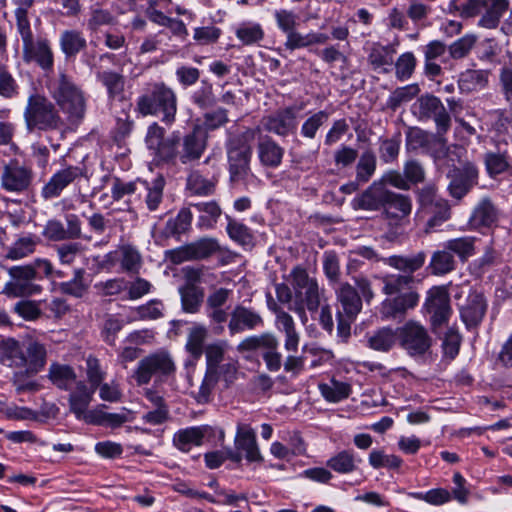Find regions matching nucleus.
<instances>
[{
	"mask_svg": "<svg viewBox=\"0 0 512 512\" xmlns=\"http://www.w3.org/2000/svg\"><path fill=\"white\" fill-rule=\"evenodd\" d=\"M136 111L142 116L159 117L164 124L170 126L177 113L176 93L164 82L151 83L137 98Z\"/></svg>",
	"mask_w": 512,
	"mask_h": 512,
	"instance_id": "1",
	"label": "nucleus"
},
{
	"mask_svg": "<svg viewBox=\"0 0 512 512\" xmlns=\"http://www.w3.org/2000/svg\"><path fill=\"white\" fill-rule=\"evenodd\" d=\"M52 98L61 111L67 116V121L78 124L85 114V100L80 88L64 72L52 77L48 83Z\"/></svg>",
	"mask_w": 512,
	"mask_h": 512,
	"instance_id": "2",
	"label": "nucleus"
},
{
	"mask_svg": "<svg viewBox=\"0 0 512 512\" xmlns=\"http://www.w3.org/2000/svg\"><path fill=\"white\" fill-rule=\"evenodd\" d=\"M23 116L29 131L34 129L43 131L61 130L64 127V121L55 105L44 95L37 92L28 97Z\"/></svg>",
	"mask_w": 512,
	"mask_h": 512,
	"instance_id": "3",
	"label": "nucleus"
},
{
	"mask_svg": "<svg viewBox=\"0 0 512 512\" xmlns=\"http://www.w3.org/2000/svg\"><path fill=\"white\" fill-rule=\"evenodd\" d=\"M175 371L176 365L171 354L165 350H159L138 362L133 378L138 386H142L148 384L153 376L162 379L173 375Z\"/></svg>",
	"mask_w": 512,
	"mask_h": 512,
	"instance_id": "4",
	"label": "nucleus"
},
{
	"mask_svg": "<svg viewBox=\"0 0 512 512\" xmlns=\"http://www.w3.org/2000/svg\"><path fill=\"white\" fill-rule=\"evenodd\" d=\"M88 371L87 380H79L73 387L69 395L71 411L78 419H83L87 423H96V414L88 410V406L93 400V394L96 389V372L92 366L91 360L87 361Z\"/></svg>",
	"mask_w": 512,
	"mask_h": 512,
	"instance_id": "5",
	"label": "nucleus"
},
{
	"mask_svg": "<svg viewBox=\"0 0 512 512\" xmlns=\"http://www.w3.org/2000/svg\"><path fill=\"white\" fill-rule=\"evenodd\" d=\"M10 277L1 291L9 298L30 297L40 294L42 287L35 283L38 273L35 267L27 265L12 266L8 270Z\"/></svg>",
	"mask_w": 512,
	"mask_h": 512,
	"instance_id": "6",
	"label": "nucleus"
},
{
	"mask_svg": "<svg viewBox=\"0 0 512 512\" xmlns=\"http://www.w3.org/2000/svg\"><path fill=\"white\" fill-rule=\"evenodd\" d=\"M33 180L32 168L14 159L3 166L0 186L8 193L23 194L31 189Z\"/></svg>",
	"mask_w": 512,
	"mask_h": 512,
	"instance_id": "7",
	"label": "nucleus"
},
{
	"mask_svg": "<svg viewBox=\"0 0 512 512\" xmlns=\"http://www.w3.org/2000/svg\"><path fill=\"white\" fill-rule=\"evenodd\" d=\"M398 341L410 356L424 355L432 343L426 328L414 321H409L398 328Z\"/></svg>",
	"mask_w": 512,
	"mask_h": 512,
	"instance_id": "8",
	"label": "nucleus"
},
{
	"mask_svg": "<svg viewBox=\"0 0 512 512\" xmlns=\"http://www.w3.org/2000/svg\"><path fill=\"white\" fill-rule=\"evenodd\" d=\"M413 111L420 119H433L439 136L450 129L451 117L436 96L429 94L421 96L414 103Z\"/></svg>",
	"mask_w": 512,
	"mask_h": 512,
	"instance_id": "9",
	"label": "nucleus"
},
{
	"mask_svg": "<svg viewBox=\"0 0 512 512\" xmlns=\"http://www.w3.org/2000/svg\"><path fill=\"white\" fill-rule=\"evenodd\" d=\"M85 173L79 166L69 165L55 171L43 184L40 196L43 200L49 201L59 198L71 184L84 179Z\"/></svg>",
	"mask_w": 512,
	"mask_h": 512,
	"instance_id": "10",
	"label": "nucleus"
},
{
	"mask_svg": "<svg viewBox=\"0 0 512 512\" xmlns=\"http://www.w3.org/2000/svg\"><path fill=\"white\" fill-rule=\"evenodd\" d=\"M227 155L230 180L233 183L244 182L250 174L251 147L243 141H231L227 149Z\"/></svg>",
	"mask_w": 512,
	"mask_h": 512,
	"instance_id": "11",
	"label": "nucleus"
},
{
	"mask_svg": "<svg viewBox=\"0 0 512 512\" xmlns=\"http://www.w3.org/2000/svg\"><path fill=\"white\" fill-rule=\"evenodd\" d=\"M302 108L303 105L288 106L264 117L262 120L264 129L283 137L293 133L297 128V114Z\"/></svg>",
	"mask_w": 512,
	"mask_h": 512,
	"instance_id": "12",
	"label": "nucleus"
},
{
	"mask_svg": "<svg viewBox=\"0 0 512 512\" xmlns=\"http://www.w3.org/2000/svg\"><path fill=\"white\" fill-rule=\"evenodd\" d=\"M424 308L430 315L433 327H438L446 323L452 313L450 299L447 291L443 287H433L426 298Z\"/></svg>",
	"mask_w": 512,
	"mask_h": 512,
	"instance_id": "13",
	"label": "nucleus"
},
{
	"mask_svg": "<svg viewBox=\"0 0 512 512\" xmlns=\"http://www.w3.org/2000/svg\"><path fill=\"white\" fill-rule=\"evenodd\" d=\"M450 179L448 190L450 195L456 199L464 197L476 184L478 169L471 163L466 162L460 168H454L448 173Z\"/></svg>",
	"mask_w": 512,
	"mask_h": 512,
	"instance_id": "14",
	"label": "nucleus"
},
{
	"mask_svg": "<svg viewBox=\"0 0 512 512\" xmlns=\"http://www.w3.org/2000/svg\"><path fill=\"white\" fill-rule=\"evenodd\" d=\"M219 250L216 239L211 237H203L177 250L171 255L174 263H182L189 260H201L210 257Z\"/></svg>",
	"mask_w": 512,
	"mask_h": 512,
	"instance_id": "15",
	"label": "nucleus"
},
{
	"mask_svg": "<svg viewBox=\"0 0 512 512\" xmlns=\"http://www.w3.org/2000/svg\"><path fill=\"white\" fill-rule=\"evenodd\" d=\"M460 317L467 329L477 328L487 310V302L483 294L473 291L469 293L465 302L460 305Z\"/></svg>",
	"mask_w": 512,
	"mask_h": 512,
	"instance_id": "16",
	"label": "nucleus"
},
{
	"mask_svg": "<svg viewBox=\"0 0 512 512\" xmlns=\"http://www.w3.org/2000/svg\"><path fill=\"white\" fill-rule=\"evenodd\" d=\"M263 326L264 320L257 311L243 305H237L231 312L228 329L231 335H235Z\"/></svg>",
	"mask_w": 512,
	"mask_h": 512,
	"instance_id": "17",
	"label": "nucleus"
},
{
	"mask_svg": "<svg viewBox=\"0 0 512 512\" xmlns=\"http://www.w3.org/2000/svg\"><path fill=\"white\" fill-rule=\"evenodd\" d=\"M411 211L412 201L409 196L388 190L383 205V213L390 223H401L409 217Z\"/></svg>",
	"mask_w": 512,
	"mask_h": 512,
	"instance_id": "18",
	"label": "nucleus"
},
{
	"mask_svg": "<svg viewBox=\"0 0 512 512\" xmlns=\"http://www.w3.org/2000/svg\"><path fill=\"white\" fill-rule=\"evenodd\" d=\"M268 307L276 314V326L278 330L285 333V349L295 352L299 345V334L295 329V323L290 314L280 309L273 301L272 296H267Z\"/></svg>",
	"mask_w": 512,
	"mask_h": 512,
	"instance_id": "19",
	"label": "nucleus"
},
{
	"mask_svg": "<svg viewBox=\"0 0 512 512\" xmlns=\"http://www.w3.org/2000/svg\"><path fill=\"white\" fill-rule=\"evenodd\" d=\"M206 149V134L200 128L193 129L180 140V162L188 164L201 158Z\"/></svg>",
	"mask_w": 512,
	"mask_h": 512,
	"instance_id": "20",
	"label": "nucleus"
},
{
	"mask_svg": "<svg viewBox=\"0 0 512 512\" xmlns=\"http://www.w3.org/2000/svg\"><path fill=\"white\" fill-rule=\"evenodd\" d=\"M387 192L388 189L384 187L383 183L375 181L353 199L352 205L355 209L378 211L383 209Z\"/></svg>",
	"mask_w": 512,
	"mask_h": 512,
	"instance_id": "21",
	"label": "nucleus"
},
{
	"mask_svg": "<svg viewBox=\"0 0 512 512\" xmlns=\"http://www.w3.org/2000/svg\"><path fill=\"white\" fill-rule=\"evenodd\" d=\"M336 295L345 317L354 320L362 309V300L357 290L349 283L344 282L339 284Z\"/></svg>",
	"mask_w": 512,
	"mask_h": 512,
	"instance_id": "22",
	"label": "nucleus"
},
{
	"mask_svg": "<svg viewBox=\"0 0 512 512\" xmlns=\"http://www.w3.org/2000/svg\"><path fill=\"white\" fill-rule=\"evenodd\" d=\"M78 203L80 205L82 215L89 220L92 227H96V212L94 211V195L96 186H90L89 177L77 181Z\"/></svg>",
	"mask_w": 512,
	"mask_h": 512,
	"instance_id": "23",
	"label": "nucleus"
},
{
	"mask_svg": "<svg viewBox=\"0 0 512 512\" xmlns=\"http://www.w3.org/2000/svg\"><path fill=\"white\" fill-rule=\"evenodd\" d=\"M367 346L378 352H389L398 342V328L382 327L366 336Z\"/></svg>",
	"mask_w": 512,
	"mask_h": 512,
	"instance_id": "24",
	"label": "nucleus"
},
{
	"mask_svg": "<svg viewBox=\"0 0 512 512\" xmlns=\"http://www.w3.org/2000/svg\"><path fill=\"white\" fill-rule=\"evenodd\" d=\"M236 447L245 452L250 462L262 461V456L256 443L254 430L248 425H238L236 434Z\"/></svg>",
	"mask_w": 512,
	"mask_h": 512,
	"instance_id": "25",
	"label": "nucleus"
},
{
	"mask_svg": "<svg viewBox=\"0 0 512 512\" xmlns=\"http://www.w3.org/2000/svg\"><path fill=\"white\" fill-rule=\"evenodd\" d=\"M509 0H484L483 14L478 21V26L486 29H495L509 9Z\"/></svg>",
	"mask_w": 512,
	"mask_h": 512,
	"instance_id": "26",
	"label": "nucleus"
},
{
	"mask_svg": "<svg viewBox=\"0 0 512 512\" xmlns=\"http://www.w3.org/2000/svg\"><path fill=\"white\" fill-rule=\"evenodd\" d=\"M419 301V294L416 291H407L383 302V311L389 317H396L404 314L407 310L414 308Z\"/></svg>",
	"mask_w": 512,
	"mask_h": 512,
	"instance_id": "27",
	"label": "nucleus"
},
{
	"mask_svg": "<svg viewBox=\"0 0 512 512\" xmlns=\"http://www.w3.org/2000/svg\"><path fill=\"white\" fill-rule=\"evenodd\" d=\"M426 261V254L420 251L414 255H392L383 258V262L401 272L403 275H412L418 271Z\"/></svg>",
	"mask_w": 512,
	"mask_h": 512,
	"instance_id": "28",
	"label": "nucleus"
},
{
	"mask_svg": "<svg viewBox=\"0 0 512 512\" xmlns=\"http://www.w3.org/2000/svg\"><path fill=\"white\" fill-rule=\"evenodd\" d=\"M284 149L269 137L261 139L258 143V157L262 165L276 168L283 159Z\"/></svg>",
	"mask_w": 512,
	"mask_h": 512,
	"instance_id": "29",
	"label": "nucleus"
},
{
	"mask_svg": "<svg viewBox=\"0 0 512 512\" xmlns=\"http://www.w3.org/2000/svg\"><path fill=\"white\" fill-rule=\"evenodd\" d=\"M144 188V203L151 212L159 209L163 201V190L166 184L165 178L161 175L155 177L152 181H139Z\"/></svg>",
	"mask_w": 512,
	"mask_h": 512,
	"instance_id": "30",
	"label": "nucleus"
},
{
	"mask_svg": "<svg viewBox=\"0 0 512 512\" xmlns=\"http://www.w3.org/2000/svg\"><path fill=\"white\" fill-rule=\"evenodd\" d=\"M48 378L57 388L70 390L79 381L74 369L66 364L52 363L49 367Z\"/></svg>",
	"mask_w": 512,
	"mask_h": 512,
	"instance_id": "31",
	"label": "nucleus"
},
{
	"mask_svg": "<svg viewBox=\"0 0 512 512\" xmlns=\"http://www.w3.org/2000/svg\"><path fill=\"white\" fill-rule=\"evenodd\" d=\"M207 427H189L174 434L173 443L181 451L188 452L193 446H200Z\"/></svg>",
	"mask_w": 512,
	"mask_h": 512,
	"instance_id": "32",
	"label": "nucleus"
},
{
	"mask_svg": "<svg viewBox=\"0 0 512 512\" xmlns=\"http://www.w3.org/2000/svg\"><path fill=\"white\" fill-rule=\"evenodd\" d=\"M487 84L488 72L484 70H466L458 78V88L464 94L480 91Z\"/></svg>",
	"mask_w": 512,
	"mask_h": 512,
	"instance_id": "33",
	"label": "nucleus"
},
{
	"mask_svg": "<svg viewBox=\"0 0 512 512\" xmlns=\"http://www.w3.org/2000/svg\"><path fill=\"white\" fill-rule=\"evenodd\" d=\"M23 56L26 61H36L43 69L53 66V54L47 41L31 42V47L23 48Z\"/></svg>",
	"mask_w": 512,
	"mask_h": 512,
	"instance_id": "34",
	"label": "nucleus"
},
{
	"mask_svg": "<svg viewBox=\"0 0 512 512\" xmlns=\"http://www.w3.org/2000/svg\"><path fill=\"white\" fill-rule=\"evenodd\" d=\"M199 213L196 226L201 230L213 229L221 216V208L215 201L193 204Z\"/></svg>",
	"mask_w": 512,
	"mask_h": 512,
	"instance_id": "35",
	"label": "nucleus"
},
{
	"mask_svg": "<svg viewBox=\"0 0 512 512\" xmlns=\"http://www.w3.org/2000/svg\"><path fill=\"white\" fill-rule=\"evenodd\" d=\"M353 450H342L327 461V466L339 474H350L357 470L361 463Z\"/></svg>",
	"mask_w": 512,
	"mask_h": 512,
	"instance_id": "36",
	"label": "nucleus"
},
{
	"mask_svg": "<svg viewBox=\"0 0 512 512\" xmlns=\"http://www.w3.org/2000/svg\"><path fill=\"white\" fill-rule=\"evenodd\" d=\"M510 156L507 149L500 146L497 151H488L484 154V164L488 175L492 178L506 172L510 167Z\"/></svg>",
	"mask_w": 512,
	"mask_h": 512,
	"instance_id": "37",
	"label": "nucleus"
},
{
	"mask_svg": "<svg viewBox=\"0 0 512 512\" xmlns=\"http://www.w3.org/2000/svg\"><path fill=\"white\" fill-rule=\"evenodd\" d=\"M498 212L489 198H483L474 208L470 218L475 227H489L496 222Z\"/></svg>",
	"mask_w": 512,
	"mask_h": 512,
	"instance_id": "38",
	"label": "nucleus"
},
{
	"mask_svg": "<svg viewBox=\"0 0 512 512\" xmlns=\"http://www.w3.org/2000/svg\"><path fill=\"white\" fill-rule=\"evenodd\" d=\"M180 133L178 131L172 132L170 136L155 149L156 157L164 162L175 164L177 160L180 161Z\"/></svg>",
	"mask_w": 512,
	"mask_h": 512,
	"instance_id": "39",
	"label": "nucleus"
},
{
	"mask_svg": "<svg viewBox=\"0 0 512 512\" xmlns=\"http://www.w3.org/2000/svg\"><path fill=\"white\" fill-rule=\"evenodd\" d=\"M182 308L186 313H197L202 305L203 289L193 284H185L179 288Z\"/></svg>",
	"mask_w": 512,
	"mask_h": 512,
	"instance_id": "40",
	"label": "nucleus"
},
{
	"mask_svg": "<svg viewBox=\"0 0 512 512\" xmlns=\"http://www.w3.org/2000/svg\"><path fill=\"white\" fill-rule=\"evenodd\" d=\"M207 336L208 330L202 324L195 323L189 328L185 347L193 358L199 359L202 356Z\"/></svg>",
	"mask_w": 512,
	"mask_h": 512,
	"instance_id": "41",
	"label": "nucleus"
},
{
	"mask_svg": "<svg viewBox=\"0 0 512 512\" xmlns=\"http://www.w3.org/2000/svg\"><path fill=\"white\" fill-rule=\"evenodd\" d=\"M235 35L243 45L251 46L261 42L265 33L260 23L245 21L236 27Z\"/></svg>",
	"mask_w": 512,
	"mask_h": 512,
	"instance_id": "42",
	"label": "nucleus"
},
{
	"mask_svg": "<svg viewBox=\"0 0 512 512\" xmlns=\"http://www.w3.org/2000/svg\"><path fill=\"white\" fill-rule=\"evenodd\" d=\"M25 369L30 374L38 373L46 363V349L45 347L35 341L26 344L25 353Z\"/></svg>",
	"mask_w": 512,
	"mask_h": 512,
	"instance_id": "43",
	"label": "nucleus"
},
{
	"mask_svg": "<svg viewBox=\"0 0 512 512\" xmlns=\"http://www.w3.org/2000/svg\"><path fill=\"white\" fill-rule=\"evenodd\" d=\"M415 283L413 275L389 274L383 277V292L387 295L401 294L413 291Z\"/></svg>",
	"mask_w": 512,
	"mask_h": 512,
	"instance_id": "44",
	"label": "nucleus"
},
{
	"mask_svg": "<svg viewBox=\"0 0 512 512\" xmlns=\"http://www.w3.org/2000/svg\"><path fill=\"white\" fill-rule=\"evenodd\" d=\"M475 242V237L464 236L446 241L443 247L456 254L461 262H466L475 254Z\"/></svg>",
	"mask_w": 512,
	"mask_h": 512,
	"instance_id": "45",
	"label": "nucleus"
},
{
	"mask_svg": "<svg viewBox=\"0 0 512 512\" xmlns=\"http://www.w3.org/2000/svg\"><path fill=\"white\" fill-rule=\"evenodd\" d=\"M215 186L213 179L204 177L198 171H192L186 181L187 191L195 196H209L214 193Z\"/></svg>",
	"mask_w": 512,
	"mask_h": 512,
	"instance_id": "46",
	"label": "nucleus"
},
{
	"mask_svg": "<svg viewBox=\"0 0 512 512\" xmlns=\"http://www.w3.org/2000/svg\"><path fill=\"white\" fill-rule=\"evenodd\" d=\"M484 0H449L448 12L462 18H474L483 11Z\"/></svg>",
	"mask_w": 512,
	"mask_h": 512,
	"instance_id": "47",
	"label": "nucleus"
},
{
	"mask_svg": "<svg viewBox=\"0 0 512 512\" xmlns=\"http://www.w3.org/2000/svg\"><path fill=\"white\" fill-rule=\"evenodd\" d=\"M456 267V260L450 251L443 247L432 254L429 268L434 275H445L453 271Z\"/></svg>",
	"mask_w": 512,
	"mask_h": 512,
	"instance_id": "48",
	"label": "nucleus"
},
{
	"mask_svg": "<svg viewBox=\"0 0 512 512\" xmlns=\"http://www.w3.org/2000/svg\"><path fill=\"white\" fill-rule=\"evenodd\" d=\"M165 306L162 301L152 299L147 303L136 307L131 314L130 321L157 320L163 317Z\"/></svg>",
	"mask_w": 512,
	"mask_h": 512,
	"instance_id": "49",
	"label": "nucleus"
},
{
	"mask_svg": "<svg viewBox=\"0 0 512 512\" xmlns=\"http://www.w3.org/2000/svg\"><path fill=\"white\" fill-rule=\"evenodd\" d=\"M84 275V270H76L72 280L60 283V291L74 297L84 296L87 293L91 282V279H86Z\"/></svg>",
	"mask_w": 512,
	"mask_h": 512,
	"instance_id": "50",
	"label": "nucleus"
},
{
	"mask_svg": "<svg viewBox=\"0 0 512 512\" xmlns=\"http://www.w3.org/2000/svg\"><path fill=\"white\" fill-rule=\"evenodd\" d=\"M192 212L189 208H182L175 218L169 219L165 226L167 236H178L189 230L192 222Z\"/></svg>",
	"mask_w": 512,
	"mask_h": 512,
	"instance_id": "51",
	"label": "nucleus"
},
{
	"mask_svg": "<svg viewBox=\"0 0 512 512\" xmlns=\"http://www.w3.org/2000/svg\"><path fill=\"white\" fill-rule=\"evenodd\" d=\"M86 45V40L77 31L66 30L61 34L60 46L63 53L67 57H71L79 53Z\"/></svg>",
	"mask_w": 512,
	"mask_h": 512,
	"instance_id": "52",
	"label": "nucleus"
},
{
	"mask_svg": "<svg viewBox=\"0 0 512 512\" xmlns=\"http://www.w3.org/2000/svg\"><path fill=\"white\" fill-rule=\"evenodd\" d=\"M330 114L320 110L310 115L301 125L300 134L305 139H315L318 130L328 121Z\"/></svg>",
	"mask_w": 512,
	"mask_h": 512,
	"instance_id": "53",
	"label": "nucleus"
},
{
	"mask_svg": "<svg viewBox=\"0 0 512 512\" xmlns=\"http://www.w3.org/2000/svg\"><path fill=\"white\" fill-rule=\"evenodd\" d=\"M376 170V157L370 150L363 152L356 166V180L359 183H366L370 180Z\"/></svg>",
	"mask_w": 512,
	"mask_h": 512,
	"instance_id": "54",
	"label": "nucleus"
},
{
	"mask_svg": "<svg viewBox=\"0 0 512 512\" xmlns=\"http://www.w3.org/2000/svg\"><path fill=\"white\" fill-rule=\"evenodd\" d=\"M322 396L330 402H339L346 399L351 392L349 384L340 381H331L330 384H320Z\"/></svg>",
	"mask_w": 512,
	"mask_h": 512,
	"instance_id": "55",
	"label": "nucleus"
},
{
	"mask_svg": "<svg viewBox=\"0 0 512 512\" xmlns=\"http://www.w3.org/2000/svg\"><path fill=\"white\" fill-rule=\"evenodd\" d=\"M368 462L374 469H396L401 466L402 459L394 454H386L383 450L373 449L369 453Z\"/></svg>",
	"mask_w": 512,
	"mask_h": 512,
	"instance_id": "56",
	"label": "nucleus"
},
{
	"mask_svg": "<svg viewBox=\"0 0 512 512\" xmlns=\"http://www.w3.org/2000/svg\"><path fill=\"white\" fill-rule=\"evenodd\" d=\"M274 345V335L271 333H263L260 335L248 336L243 339L237 346L239 352L255 351L263 348H272Z\"/></svg>",
	"mask_w": 512,
	"mask_h": 512,
	"instance_id": "57",
	"label": "nucleus"
},
{
	"mask_svg": "<svg viewBox=\"0 0 512 512\" xmlns=\"http://www.w3.org/2000/svg\"><path fill=\"white\" fill-rule=\"evenodd\" d=\"M36 244L37 241L32 236L21 237L9 248L6 258L11 260L25 258L35 251Z\"/></svg>",
	"mask_w": 512,
	"mask_h": 512,
	"instance_id": "58",
	"label": "nucleus"
},
{
	"mask_svg": "<svg viewBox=\"0 0 512 512\" xmlns=\"http://www.w3.org/2000/svg\"><path fill=\"white\" fill-rule=\"evenodd\" d=\"M226 218L228 220L226 230L229 237L241 245L250 244L253 239L250 229L230 216H226Z\"/></svg>",
	"mask_w": 512,
	"mask_h": 512,
	"instance_id": "59",
	"label": "nucleus"
},
{
	"mask_svg": "<svg viewBox=\"0 0 512 512\" xmlns=\"http://www.w3.org/2000/svg\"><path fill=\"white\" fill-rule=\"evenodd\" d=\"M393 52L389 46L374 44L368 56V61L375 69L390 66L393 63Z\"/></svg>",
	"mask_w": 512,
	"mask_h": 512,
	"instance_id": "60",
	"label": "nucleus"
},
{
	"mask_svg": "<svg viewBox=\"0 0 512 512\" xmlns=\"http://www.w3.org/2000/svg\"><path fill=\"white\" fill-rule=\"evenodd\" d=\"M103 85L107 89V93L110 98H121L124 86L125 79L124 77L117 72H104L101 77Z\"/></svg>",
	"mask_w": 512,
	"mask_h": 512,
	"instance_id": "61",
	"label": "nucleus"
},
{
	"mask_svg": "<svg viewBox=\"0 0 512 512\" xmlns=\"http://www.w3.org/2000/svg\"><path fill=\"white\" fill-rule=\"evenodd\" d=\"M400 143V135L391 139L381 140L379 146L380 159L385 163H392L395 161L399 155Z\"/></svg>",
	"mask_w": 512,
	"mask_h": 512,
	"instance_id": "62",
	"label": "nucleus"
},
{
	"mask_svg": "<svg viewBox=\"0 0 512 512\" xmlns=\"http://www.w3.org/2000/svg\"><path fill=\"white\" fill-rule=\"evenodd\" d=\"M175 77L180 86L188 88L198 82L200 70L196 67L180 64L176 67Z\"/></svg>",
	"mask_w": 512,
	"mask_h": 512,
	"instance_id": "63",
	"label": "nucleus"
},
{
	"mask_svg": "<svg viewBox=\"0 0 512 512\" xmlns=\"http://www.w3.org/2000/svg\"><path fill=\"white\" fill-rule=\"evenodd\" d=\"M476 43V37L472 34H466L456 40L449 46V53L454 59L465 57Z\"/></svg>",
	"mask_w": 512,
	"mask_h": 512,
	"instance_id": "64",
	"label": "nucleus"
}]
</instances>
